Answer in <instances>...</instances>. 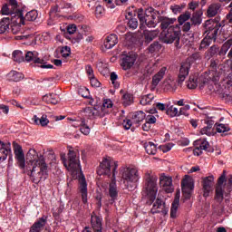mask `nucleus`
Masks as SVG:
<instances>
[{"label": "nucleus", "mask_w": 232, "mask_h": 232, "mask_svg": "<svg viewBox=\"0 0 232 232\" xmlns=\"http://www.w3.org/2000/svg\"><path fill=\"white\" fill-rule=\"evenodd\" d=\"M27 164L32 167L29 175L34 184H39L41 180L48 179V165L44 156L39 155L34 149L29 150L26 155Z\"/></svg>", "instance_id": "obj_1"}, {"label": "nucleus", "mask_w": 232, "mask_h": 232, "mask_svg": "<svg viewBox=\"0 0 232 232\" xmlns=\"http://www.w3.org/2000/svg\"><path fill=\"white\" fill-rule=\"evenodd\" d=\"M24 59L27 63H34L39 68L46 70H52V68H53V65L47 63L39 57V53H37V51H28L26 53H23V51L19 50L13 52V60L15 63H24Z\"/></svg>", "instance_id": "obj_2"}, {"label": "nucleus", "mask_w": 232, "mask_h": 232, "mask_svg": "<svg viewBox=\"0 0 232 232\" xmlns=\"http://www.w3.org/2000/svg\"><path fill=\"white\" fill-rule=\"evenodd\" d=\"M157 180V176L151 175L150 172L145 174V186L142 190V197L147 198V204H153L155 198H157V192L159 191Z\"/></svg>", "instance_id": "obj_3"}, {"label": "nucleus", "mask_w": 232, "mask_h": 232, "mask_svg": "<svg viewBox=\"0 0 232 232\" xmlns=\"http://www.w3.org/2000/svg\"><path fill=\"white\" fill-rule=\"evenodd\" d=\"M218 30H220V24L213 21L207 20L205 22V34L207 36L201 41L200 50L208 48L211 44L212 41H217V35H218Z\"/></svg>", "instance_id": "obj_4"}, {"label": "nucleus", "mask_w": 232, "mask_h": 232, "mask_svg": "<svg viewBox=\"0 0 232 232\" xmlns=\"http://www.w3.org/2000/svg\"><path fill=\"white\" fill-rule=\"evenodd\" d=\"M121 180L127 189H135L139 182V170L135 167H127L121 169Z\"/></svg>", "instance_id": "obj_5"}, {"label": "nucleus", "mask_w": 232, "mask_h": 232, "mask_svg": "<svg viewBox=\"0 0 232 232\" xmlns=\"http://www.w3.org/2000/svg\"><path fill=\"white\" fill-rule=\"evenodd\" d=\"M180 31L178 27L170 26L168 30L161 33V41L166 44L174 43L176 48H180Z\"/></svg>", "instance_id": "obj_6"}, {"label": "nucleus", "mask_w": 232, "mask_h": 232, "mask_svg": "<svg viewBox=\"0 0 232 232\" xmlns=\"http://www.w3.org/2000/svg\"><path fill=\"white\" fill-rule=\"evenodd\" d=\"M64 167L71 171V173H75V171H81V161H79V153L75 150H69L68 159L62 158Z\"/></svg>", "instance_id": "obj_7"}, {"label": "nucleus", "mask_w": 232, "mask_h": 232, "mask_svg": "<svg viewBox=\"0 0 232 232\" xmlns=\"http://www.w3.org/2000/svg\"><path fill=\"white\" fill-rule=\"evenodd\" d=\"M218 66V63H217V61L215 60H211L210 61V75H212L213 77L211 78V76H206V75H202L199 77L198 81H199V88H203L204 86H208V84H211V82H218V72H217V68Z\"/></svg>", "instance_id": "obj_8"}, {"label": "nucleus", "mask_w": 232, "mask_h": 232, "mask_svg": "<svg viewBox=\"0 0 232 232\" xmlns=\"http://www.w3.org/2000/svg\"><path fill=\"white\" fill-rule=\"evenodd\" d=\"M195 188V183L193 182V179L189 176H185V178L181 181V189L183 193L184 200H189L191 198V193H193V189Z\"/></svg>", "instance_id": "obj_9"}, {"label": "nucleus", "mask_w": 232, "mask_h": 232, "mask_svg": "<svg viewBox=\"0 0 232 232\" xmlns=\"http://www.w3.org/2000/svg\"><path fill=\"white\" fill-rule=\"evenodd\" d=\"M14 159L17 160L19 168L24 169L26 167V160L24 159V152L23 151V147L17 142H13Z\"/></svg>", "instance_id": "obj_10"}, {"label": "nucleus", "mask_w": 232, "mask_h": 232, "mask_svg": "<svg viewBox=\"0 0 232 232\" xmlns=\"http://www.w3.org/2000/svg\"><path fill=\"white\" fill-rule=\"evenodd\" d=\"M9 157V162L14 160L12 156V144L10 142H3L0 140V162H5Z\"/></svg>", "instance_id": "obj_11"}, {"label": "nucleus", "mask_w": 232, "mask_h": 232, "mask_svg": "<svg viewBox=\"0 0 232 232\" xmlns=\"http://www.w3.org/2000/svg\"><path fill=\"white\" fill-rule=\"evenodd\" d=\"M135 61H137V56L135 55V53H128L127 54H122L121 63L122 70H130L131 68H133Z\"/></svg>", "instance_id": "obj_12"}, {"label": "nucleus", "mask_w": 232, "mask_h": 232, "mask_svg": "<svg viewBox=\"0 0 232 232\" xmlns=\"http://www.w3.org/2000/svg\"><path fill=\"white\" fill-rule=\"evenodd\" d=\"M117 162H114V168L112 169V181L109 186V195L112 202H115V200H117V197H119L117 183L115 182V175H117Z\"/></svg>", "instance_id": "obj_13"}, {"label": "nucleus", "mask_w": 232, "mask_h": 232, "mask_svg": "<svg viewBox=\"0 0 232 232\" xmlns=\"http://www.w3.org/2000/svg\"><path fill=\"white\" fill-rule=\"evenodd\" d=\"M213 184H215V178L213 176H208L202 179L203 197H209V193L213 191Z\"/></svg>", "instance_id": "obj_14"}, {"label": "nucleus", "mask_w": 232, "mask_h": 232, "mask_svg": "<svg viewBox=\"0 0 232 232\" xmlns=\"http://www.w3.org/2000/svg\"><path fill=\"white\" fill-rule=\"evenodd\" d=\"M160 186L163 188L166 193H173V179L171 177L161 175L160 177Z\"/></svg>", "instance_id": "obj_15"}, {"label": "nucleus", "mask_w": 232, "mask_h": 232, "mask_svg": "<svg viewBox=\"0 0 232 232\" xmlns=\"http://www.w3.org/2000/svg\"><path fill=\"white\" fill-rule=\"evenodd\" d=\"M98 175H107L110 177L111 175V160L105 158L101 162L100 167L97 170Z\"/></svg>", "instance_id": "obj_16"}, {"label": "nucleus", "mask_w": 232, "mask_h": 232, "mask_svg": "<svg viewBox=\"0 0 232 232\" xmlns=\"http://www.w3.org/2000/svg\"><path fill=\"white\" fill-rule=\"evenodd\" d=\"M224 182H226V170L223 171V174L219 177L218 180V186L217 188H222L224 189H227V193H231L232 191V176H229L227 182L224 185Z\"/></svg>", "instance_id": "obj_17"}, {"label": "nucleus", "mask_w": 232, "mask_h": 232, "mask_svg": "<svg viewBox=\"0 0 232 232\" xmlns=\"http://www.w3.org/2000/svg\"><path fill=\"white\" fill-rule=\"evenodd\" d=\"M48 222V218L46 216H44L40 218H38L31 227L29 232H41L43 229H44V226H46Z\"/></svg>", "instance_id": "obj_18"}, {"label": "nucleus", "mask_w": 232, "mask_h": 232, "mask_svg": "<svg viewBox=\"0 0 232 232\" xmlns=\"http://www.w3.org/2000/svg\"><path fill=\"white\" fill-rule=\"evenodd\" d=\"M8 17L10 19V23L14 24H20L22 26H24L25 24L24 14H23V11H16L12 14V16Z\"/></svg>", "instance_id": "obj_19"}, {"label": "nucleus", "mask_w": 232, "mask_h": 232, "mask_svg": "<svg viewBox=\"0 0 232 232\" xmlns=\"http://www.w3.org/2000/svg\"><path fill=\"white\" fill-rule=\"evenodd\" d=\"M190 68L191 64L188 62H185L181 64L179 74V82H184V81H186V77L189 75Z\"/></svg>", "instance_id": "obj_20"}, {"label": "nucleus", "mask_w": 232, "mask_h": 232, "mask_svg": "<svg viewBox=\"0 0 232 232\" xmlns=\"http://www.w3.org/2000/svg\"><path fill=\"white\" fill-rule=\"evenodd\" d=\"M80 193L83 204H86L88 202V183H86L84 176L80 179Z\"/></svg>", "instance_id": "obj_21"}, {"label": "nucleus", "mask_w": 232, "mask_h": 232, "mask_svg": "<svg viewBox=\"0 0 232 232\" xmlns=\"http://www.w3.org/2000/svg\"><path fill=\"white\" fill-rule=\"evenodd\" d=\"M159 23V20H157V16H155V12H153V8H150V14H147L146 22H144V24L148 26V28H155Z\"/></svg>", "instance_id": "obj_22"}, {"label": "nucleus", "mask_w": 232, "mask_h": 232, "mask_svg": "<svg viewBox=\"0 0 232 232\" xmlns=\"http://www.w3.org/2000/svg\"><path fill=\"white\" fill-rule=\"evenodd\" d=\"M119 43V38L117 37V34H110L106 37L104 41V47L106 50H111L115 44Z\"/></svg>", "instance_id": "obj_23"}, {"label": "nucleus", "mask_w": 232, "mask_h": 232, "mask_svg": "<svg viewBox=\"0 0 232 232\" xmlns=\"http://www.w3.org/2000/svg\"><path fill=\"white\" fill-rule=\"evenodd\" d=\"M99 115V111L97 109H92L90 107H86L83 111H82V117L81 119H95V117Z\"/></svg>", "instance_id": "obj_24"}, {"label": "nucleus", "mask_w": 232, "mask_h": 232, "mask_svg": "<svg viewBox=\"0 0 232 232\" xmlns=\"http://www.w3.org/2000/svg\"><path fill=\"white\" fill-rule=\"evenodd\" d=\"M134 14L131 12H129L125 19L127 21V24L129 28H131V30H136V28L139 26V21H137V18L134 17Z\"/></svg>", "instance_id": "obj_25"}, {"label": "nucleus", "mask_w": 232, "mask_h": 232, "mask_svg": "<svg viewBox=\"0 0 232 232\" xmlns=\"http://www.w3.org/2000/svg\"><path fill=\"white\" fill-rule=\"evenodd\" d=\"M168 68L162 67L153 77H152V86L156 87L159 86V82L164 79L166 75Z\"/></svg>", "instance_id": "obj_26"}, {"label": "nucleus", "mask_w": 232, "mask_h": 232, "mask_svg": "<svg viewBox=\"0 0 232 232\" xmlns=\"http://www.w3.org/2000/svg\"><path fill=\"white\" fill-rule=\"evenodd\" d=\"M10 17H3L0 20V34H8L10 32Z\"/></svg>", "instance_id": "obj_27"}, {"label": "nucleus", "mask_w": 232, "mask_h": 232, "mask_svg": "<svg viewBox=\"0 0 232 232\" xmlns=\"http://www.w3.org/2000/svg\"><path fill=\"white\" fill-rule=\"evenodd\" d=\"M179 200H180V192H177L176 198L170 208V218H177V211H179Z\"/></svg>", "instance_id": "obj_28"}, {"label": "nucleus", "mask_w": 232, "mask_h": 232, "mask_svg": "<svg viewBox=\"0 0 232 232\" xmlns=\"http://www.w3.org/2000/svg\"><path fill=\"white\" fill-rule=\"evenodd\" d=\"M33 121L36 126H42L44 128L50 124V120H48V116L46 114L42 115L40 118L37 117V115H34L33 117Z\"/></svg>", "instance_id": "obj_29"}, {"label": "nucleus", "mask_w": 232, "mask_h": 232, "mask_svg": "<svg viewBox=\"0 0 232 232\" xmlns=\"http://www.w3.org/2000/svg\"><path fill=\"white\" fill-rule=\"evenodd\" d=\"M159 35V30H153V31H149V30H144L143 31V37L145 39V42L150 44L153 39H155Z\"/></svg>", "instance_id": "obj_30"}, {"label": "nucleus", "mask_w": 232, "mask_h": 232, "mask_svg": "<svg viewBox=\"0 0 232 232\" xmlns=\"http://www.w3.org/2000/svg\"><path fill=\"white\" fill-rule=\"evenodd\" d=\"M151 13V8L147 9L144 11V9L140 8L138 9V18L140 20V24L144 25V23H146L148 19V15Z\"/></svg>", "instance_id": "obj_31"}, {"label": "nucleus", "mask_w": 232, "mask_h": 232, "mask_svg": "<svg viewBox=\"0 0 232 232\" xmlns=\"http://www.w3.org/2000/svg\"><path fill=\"white\" fill-rule=\"evenodd\" d=\"M164 212V202H162V199L157 198L156 202L153 204V207L151 208V213H163Z\"/></svg>", "instance_id": "obj_32"}, {"label": "nucleus", "mask_w": 232, "mask_h": 232, "mask_svg": "<svg viewBox=\"0 0 232 232\" xmlns=\"http://www.w3.org/2000/svg\"><path fill=\"white\" fill-rule=\"evenodd\" d=\"M218 10H220V4H211L207 10L208 17H215L218 14Z\"/></svg>", "instance_id": "obj_33"}, {"label": "nucleus", "mask_w": 232, "mask_h": 232, "mask_svg": "<svg viewBox=\"0 0 232 232\" xmlns=\"http://www.w3.org/2000/svg\"><path fill=\"white\" fill-rule=\"evenodd\" d=\"M224 194L229 195V192L226 188H222L221 187H216V196L215 199L217 202H222L224 200Z\"/></svg>", "instance_id": "obj_34"}, {"label": "nucleus", "mask_w": 232, "mask_h": 232, "mask_svg": "<svg viewBox=\"0 0 232 232\" xmlns=\"http://www.w3.org/2000/svg\"><path fill=\"white\" fill-rule=\"evenodd\" d=\"M43 101L47 104H57L59 102V96L57 94H46L43 97Z\"/></svg>", "instance_id": "obj_35"}, {"label": "nucleus", "mask_w": 232, "mask_h": 232, "mask_svg": "<svg viewBox=\"0 0 232 232\" xmlns=\"http://www.w3.org/2000/svg\"><path fill=\"white\" fill-rule=\"evenodd\" d=\"M154 99L155 96H153V94L144 95L141 97L140 104H141V106H150L152 104Z\"/></svg>", "instance_id": "obj_36"}, {"label": "nucleus", "mask_w": 232, "mask_h": 232, "mask_svg": "<svg viewBox=\"0 0 232 232\" xmlns=\"http://www.w3.org/2000/svg\"><path fill=\"white\" fill-rule=\"evenodd\" d=\"M161 24H160V27L163 30H168L169 27L173 26L171 24H173V23H175V19H171V18H161L160 19Z\"/></svg>", "instance_id": "obj_37"}, {"label": "nucleus", "mask_w": 232, "mask_h": 232, "mask_svg": "<svg viewBox=\"0 0 232 232\" xmlns=\"http://www.w3.org/2000/svg\"><path fill=\"white\" fill-rule=\"evenodd\" d=\"M16 12L17 11L14 10L8 4L4 5L1 9L2 15H8V17H12V14Z\"/></svg>", "instance_id": "obj_38"}, {"label": "nucleus", "mask_w": 232, "mask_h": 232, "mask_svg": "<svg viewBox=\"0 0 232 232\" xmlns=\"http://www.w3.org/2000/svg\"><path fill=\"white\" fill-rule=\"evenodd\" d=\"M145 150L147 151L148 155H156L157 153V145L155 143L149 141L144 146Z\"/></svg>", "instance_id": "obj_39"}, {"label": "nucleus", "mask_w": 232, "mask_h": 232, "mask_svg": "<svg viewBox=\"0 0 232 232\" xmlns=\"http://www.w3.org/2000/svg\"><path fill=\"white\" fill-rule=\"evenodd\" d=\"M80 126V130L81 133H82L83 135H90V131L91 129L88 126V124H86V120L85 119H81V121H79Z\"/></svg>", "instance_id": "obj_40"}, {"label": "nucleus", "mask_w": 232, "mask_h": 232, "mask_svg": "<svg viewBox=\"0 0 232 232\" xmlns=\"http://www.w3.org/2000/svg\"><path fill=\"white\" fill-rule=\"evenodd\" d=\"M201 135H207L208 137H211L215 135L213 131V124L208 123V125L200 130Z\"/></svg>", "instance_id": "obj_41"}, {"label": "nucleus", "mask_w": 232, "mask_h": 232, "mask_svg": "<svg viewBox=\"0 0 232 232\" xmlns=\"http://www.w3.org/2000/svg\"><path fill=\"white\" fill-rule=\"evenodd\" d=\"M132 119L136 123L142 122L146 119V113L142 111H138L133 113Z\"/></svg>", "instance_id": "obj_42"}, {"label": "nucleus", "mask_w": 232, "mask_h": 232, "mask_svg": "<svg viewBox=\"0 0 232 232\" xmlns=\"http://www.w3.org/2000/svg\"><path fill=\"white\" fill-rule=\"evenodd\" d=\"M187 86L189 90H195V88L198 86V79H197V76H190L187 82Z\"/></svg>", "instance_id": "obj_43"}, {"label": "nucleus", "mask_w": 232, "mask_h": 232, "mask_svg": "<svg viewBox=\"0 0 232 232\" xmlns=\"http://www.w3.org/2000/svg\"><path fill=\"white\" fill-rule=\"evenodd\" d=\"M11 28H9V32L14 34V35H17V34L23 33V25H20L18 24H10Z\"/></svg>", "instance_id": "obj_44"}, {"label": "nucleus", "mask_w": 232, "mask_h": 232, "mask_svg": "<svg viewBox=\"0 0 232 232\" xmlns=\"http://www.w3.org/2000/svg\"><path fill=\"white\" fill-rule=\"evenodd\" d=\"M122 102L124 106H130V104H133V95L126 92L123 94Z\"/></svg>", "instance_id": "obj_45"}, {"label": "nucleus", "mask_w": 232, "mask_h": 232, "mask_svg": "<svg viewBox=\"0 0 232 232\" xmlns=\"http://www.w3.org/2000/svg\"><path fill=\"white\" fill-rule=\"evenodd\" d=\"M167 115L169 117H179L181 114L177 107L170 106L167 109Z\"/></svg>", "instance_id": "obj_46"}, {"label": "nucleus", "mask_w": 232, "mask_h": 232, "mask_svg": "<svg viewBox=\"0 0 232 232\" xmlns=\"http://www.w3.org/2000/svg\"><path fill=\"white\" fill-rule=\"evenodd\" d=\"M37 10H32L26 13L25 16L24 17L25 21H35L37 19Z\"/></svg>", "instance_id": "obj_47"}, {"label": "nucleus", "mask_w": 232, "mask_h": 232, "mask_svg": "<svg viewBox=\"0 0 232 232\" xmlns=\"http://www.w3.org/2000/svg\"><path fill=\"white\" fill-rule=\"evenodd\" d=\"M216 130L218 133H227V131H229L231 130L229 128V125L224 124V123H219L216 126Z\"/></svg>", "instance_id": "obj_48"}, {"label": "nucleus", "mask_w": 232, "mask_h": 232, "mask_svg": "<svg viewBox=\"0 0 232 232\" xmlns=\"http://www.w3.org/2000/svg\"><path fill=\"white\" fill-rule=\"evenodd\" d=\"M10 75L12 77V81H14V82H19V81L24 79V75H23V73L17 72L15 71L11 72Z\"/></svg>", "instance_id": "obj_49"}, {"label": "nucleus", "mask_w": 232, "mask_h": 232, "mask_svg": "<svg viewBox=\"0 0 232 232\" xmlns=\"http://www.w3.org/2000/svg\"><path fill=\"white\" fill-rule=\"evenodd\" d=\"M198 144V148L202 150L208 151V148H209V142L207 140H198L196 141Z\"/></svg>", "instance_id": "obj_50"}, {"label": "nucleus", "mask_w": 232, "mask_h": 232, "mask_svg": "<svg viewBox=\"0 0 232 232\" xmlns=\"http://www.w3.org/2000/svg\"><path fill=\"white\" fill-rule=\"evenodd\" d=\"M191 21H192V24H194L195 26L198 25V24H202V17L200 16L199 14H193L192 17H191Z\"/></svg>", "instance_id": "obj_51"}, {"label": "nucleus", "mask_w": 232, "mask_h": 232, "mask_svg": "<svg viewBox=\"0 0 232 232\" xmlns=\"http://www.w3.org/2000/svg\"><path fill=\"white\" fill-rule=\"evenodd\" d=\"M160 50V44L159 42H154L149 47V52L150 53H155V52H159Z\"/></svg>", "instance_id": "obj_52"}, {"label": "nucleus", "mask_w": 232, "mask_h": 232, "mask_svg": "<svg viewBox=\"0 0 232 232\" xmlns=\"http://www.w3.org/2000/svg\"><path fill=\"white\" fill-rule=\"evenodd\" d=\"M190 17H191V14L185 13L179 16L178 21H179V24H184V23H186V21H188V19Z\"/></svg>", "instance_id": "obj_53"}, {"label": "nucleus", "mask_w": 232, "mask_h": 232, "mask_svg": "<svg viewBox=\"0 0 232 232\" xmlns=\"http://www.w3.org/2000/svg\"><path fill=\"white\" fill-rule=\"evenodd\" d=\"M156 70H157V63H150L145 68L147 75H151V73H153V72H155Z\"/></svg>", "instance_id": "obj_54"}, {"label": "nucleus", "mask_w": 232, "mask_h": 232, "mask_svg": "<svg viewBox=\"0 0 232 232\" xmlns=\"http://www.w3.org/2000/svg\"><path fill=\"white\" fill-rule=\"evenodd\" d=\"M70 53H72V49L70 48V46L62 47L61 49L62 56H63L64 58L70 57Z\"/></svg>", "instance_id": "obj_55"}, {"label": "nucleus", "mask_w": 232, "mask_h": 232, "mask_svg": "<svg viewBox=\"0 0 232 232\" xmlns=\"http://www.w3.org/2000/svg\"><path fill=\"white\" fill-rule=\"evenodd\" d=\"M173 148V143H167L165 145L160 146V150L163 151V153H168V151H171Z\"/></svg>", "instance_id": "obj_56"}, {"label": "nucleus", "mask_w": 232, "mask_h": 232, "mask_svg": "<svg viewBox=\"0 0 232 232\" xmlns=\"http://www.w3.org/2000/svg\"><path fill=\"white\" fill-rule=\"evenodd\" d=\"M70 39H71V43H72V44H79V43H81V41H82V34H78L75 36L71 37Z\"/></svg>", "instance_id": "obj_57"}, {"label": "nucleus", "mask_w": 232, "mask_h": 232, "mask_svg": "<svg viewBox=\"0 0 232 232\" xmlns=\"http://www.w3.org/2000/svg\"><path fill=\"white\" fill-rule=\"evenodd\" d=\"M64 8H72V4H63L60 6L53 8V12H61V10H64Z\"/></svg>", "instance_id": "obj_58"}, {"label": "nucleus", "mask_w": 232, "mask_h": 232, "mask_svg": "<svg viewBox=\"0 0 232 232\" xmlns=\"http://www.w3.org/2000/svg\"><path fill=\"white\" fill-rule=\"evenodd\" d=\"M145 121L149 124H155V122H157V118L152 114H149V115L145 116Z\"/></svg>", "instance_id": "obj_59"}, {"label": "nucleus", "mask_w": 232, "mask_h": 232, "mask_svg": "<svg viewBox=\"0 0 232 232\" xmlns=\"http://www.w3.org/2000/svg\"><path fill=\"white\" fill-rule=\"evenodd\" d=\"M91 81V86H92L93 88H99V86H101V82H99V80H97V78H95V76H92V78H89Z\"/></svg>", "instance_id": "obj_60"}, {"label": "nucleus", "mask_w": 232, "mask_h": 232, "mask_svg": "<svg viewBox=\"0 0 232 232\" xmlns=\"http://www.w3.org/2000/svg\"><path fill=\"white\" fill-rule=\"evenodd\" d=\"M85 71L89 79H92V77H95V74L93 73V68H92V65H86Z\"/></svg>", "instance_id": "obj_61"}, {"label": "nucleus", "mask_w": 232, "mask_h": 232, "mask_svg": "<svg viewBox=\"0 0 232 232\" xmlns=\"http://www.w3.org/2000/svg\"><path fill=\"white\" fill-rule=\"evenodd\" d=\"M102 14H104V8L102 5L96 6V9H95L96 17H101Z\"/></svg>", "instance_id": "obj_62"}, {"label": "nucleus", "mask_w": 232, "mask_h": 232, "mask_svg": "<svg viewBox=\"0 0 232 232\" xmlns=\"http://www.w3.org/2000/svg\"><path fill=\"white\" fill-rule=\"evenodd\" d=\"M210 57H213V55H217L218 53V46L213 45L209 49Z\"/></svg>", "instance_id": "obj_63"}, {"label": "nucleus", "mask_w": 232, "mask_h": 232, "mask_svg": "<svg viewBox=\"0 0 232 232\" xmlns=\"http://www.w3.org/2000/svg\"><path fill=\"white\" fill-rule=\"evenodd\" d=\"M131 120H124L123 122H122V125L123 127L126 129V130H130V128H131Z\"/></svg>", "instance_id": "obj_64"}]
</instances>
